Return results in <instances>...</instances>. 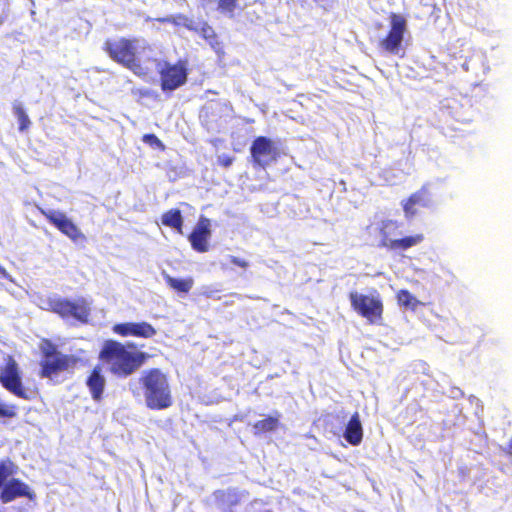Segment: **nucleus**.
Masks as SVG:
<instances>
[{"instance_id": "1", "label": "nucleus", "mask_w": 512, "mask_h": 512, "mask_svg": "<svg viewBox=\"0 0 512 512\" xmlns=\"http://www.w3.org/2000/svg\"><path fill=\"white\" fill-rule=\"evenodd\" d=\"M149 358L148 353L138 350L137 345L131 341L122 343L113 339L105 340L99 352V359L118 378L134 374Z\"/></svg>"}, {"instance_id": "2", "label": "nucleus", "mask_w": 512, "mask_h": 512, "mask_svg": "<svg viewBox=\"0 0 512 512\" xmlns=\"http://www.w3.org/2000/svg\"><path fill=\"white\" fill-rule=\"evenodd\" d=\"M107 56L118 65L130 70L138 77L150 75L151 69L139 57V39L132 37L108 38L102 46Z\"/></svg>"}, {"instance_id": "3", "label": "nucleus", "mask_w": 512, "mask_h": 512, "mask_svg": "<svg viewBox=\"0 0 512 512\" xmlns=\"http://www.w3.org/2000/svg\"><path fill=\"white\" fill-rule=\"evenodd\" d=\"M146 406L164 410L172 406L173 397L168 378L159 368L145 370L139 377Z\"/></svg>"}, {"instance_id": "4", "label": "nucleus", "mask_w": 512, "mask_h": 512, "mask_svg": "<svg viewBox=\"0 0 512 512\" xmlns=\"http://www.w3.org/2000/svg\"><path fill=\"white\" fill-rule=\"evenodd\" d=\"M39 348L41 378L52 379L61 373H71L81 361L75 355L62 353L56 344L46 338L41 340Z\"/></svg>"}, {"instance_id": "5", "label": "nucleus", "mask_w": 512, "mask_h": 512, "mask_svg": "<svg viewBox=\"0 0 512 512\" xmlns=\"http://www.w3.org/2000/svg\"><path fill=\"white\" fill-rule=\"evenodd\" d=\"M147 61L155 64L162 92L171 93L187 83L189 75L187 59H178L174 63L158 58H148Z\"/></svg>"}, {"instance_id": "6", "label": "nucleus", "mask_w": 512, "mask_h": 512, "mask_svg": "<svg viewBox=\"0 0 512 512\" xmlns=\"http://www.w3.org/2000/svg\"><path fill=\"white\" fill-rule=\"evenodd\" d=\"M48 310L62 319H74L79 323L86 324L91 316V302L84 297L75 300L55 297L48 300Z\"/></svg>"}, {"instance_id": "7", "label": "nucleus", "mask_w": 512, "mask_h": 512, "mask_svg": "<svg viewBox=\"0 0 512 512\" xmlns=\"http://www.w3.org/2000/svg\"><path fill=\"white\" fill-rule=\"evenodd\" d=\"M352 309L372 325H379L383 321L384 305L377 291L366 295L356 291L349 293Z\"/></svg>"}, {"instance_id": "8", "label": "nucleus", "mask_w": 512, "mask_h": 512, "mask_svg": "<svg viewBox=\"0 0 512 512\" xmlns=\"http://www.w3.org/2000/svg\"><path fill=\"white\" fill-rule=\"evenodd\" d=\"M0 384L20 399H32V393L23 385L18 363L12 356H8L5 364L0 368Z\"/></svg>"}, {"instance_id": "9", "label": "nucleus", "mask_w": 512, "mask_h": 512, "mask_svg": "<svg viewBox=\"0 0 512 512\" xmlns=\"http://www.w3.org/2000/svg\"><path fill=\"white\" fill-rule=\"evenodd\" d=\"M390 29L387 34L380 39L379 46L385 52L397 54L402 46L404 35L407 29L406 19L397 13H390Z\"/></svg>"}, {"instance_id": "10", "label": "nucleus", "mask_w": 512, "mask_h": 512, "mask_svg": "<svg viewBox=\"0 0 512 512\" xmlns=\"http://www.w3.org/2000/svg\"><path fill=\"white\" fill-rule=\"evenodd\" d=\"M250 153L253 166L263 169L279 156L273 141L266 136H258L253 140Z\"/></svg>"}, {"instance_id": "11", "label": "nucleus", "mask_w": 512, "mask_h": 512, "mask_svg": "<svg viewBox=\"0 0 512 512\" xmlns=\"http://www.w3.org/2000/svg\"><path fill=\"white\" fill-rule=\"evenodd\" d=\"M41 214L47 221L56 227L62 234L66 235L73 241L84 239V234L80 231L77 225L69 219L64 213L53 210H41Z\"/></svg>"}, {"instance_id": "12", "label": "nucleus", "mask_w": 512, "mask_h": 512, "mask_svg": "<svg viewBox=\"0 0 512 512\" xmlns=\"http://www.w3.org/2000/svg\"><path fill=\"white\" fill-rule=\"evenodd\" d=\"M211 237V221L205 216H200L196 226L188 235V240L193 250L198 253H205L209 250Z\"/></svg>"}, {"instance_id": "13", "label": "nucleus", "mask_w": 512, "mask_h": 512, "mask_svg": "<svg viewBox=\"0 0 512 512\" xmlns=\"http://www.w3.org/2000/svg\"><path fill=\"white\" fill-rule=\"evenodd\" d=\"M112 331L121 337L153 338L157 330L148 322H124L112 326Z\"/></svg>"}, {"instance_id": "14", "label": "nucleus", "mask_w": 512, "mask_h": 512, "mask_svg": "<svg viewBox=\"0 0 512 512\" xmlns=\"http://www.w3.org/2000/svg\"><path fill=\"white\" fill-rule=\"evenodd\" d=\"M21 496L28 497L30 500L34 499V494L23 482H0V500L3 503H8Z\"/></svg>"}, {"instance_id": "15", "label": "nucleus", "mask_w": 512, "mask_h": 512, "mask_svg": "<svg viewBox=\"0 0 512 512\" xmlns=\"http://www.w3.org/2000/svg\"><path fill=\"white\" fill-rule=\"evenodd\" d=\"M106 380L102 374L100 365H96L86 379V386L88 387L91 397L94 401H101L105 390Z\"/></svg>"}, {"instance_id": "16", "label": "nucleus", "mask_w": 512, "mask_h": 512, "mask_svg": "<svg viewBox=\"0 0 512 512\" xmlns=\"http://www.w3.org/2000/svg\"><path fill=\"white\" fill-rule=\"evenodd\" d=\"M344 438L352 446H358L362 442L363 428L358 412L350 417L344 430Z\"/></svg>"}, {"instance_id": "17", "label": "nucleus", "mask_w": 512, "mask_h": 512, "mask_svg": "<svg viewBox=\"0 0 512 512\" xmlns=\"http://www.w3.org/2000/svg\"><path fill=\"white\" fill-rule=\"evenodd\" d=\"M429 198H428V189L426 187H421L418 191L411 194L402 204L403 211L407 217H412L416 214L415 207L417 205L428 206Z\"/></svg>"}, {"instance_id": "18", "label": "nucleus", "mask_w": 512, "mask_h": 512, "mask_svg": "<svg viewBox=\"0 0 512 512\" xmlns=\"http://www.w3.org/2000/svg\"><path fill=\"white\" fill-rule=\"evenodd\" d=\"M280 417V413L275 412L274 415H269L256 421L252 426L254 434L263 435L277 430L280 425Z\"/></svg>"}, {"instance_id": "19", "label": "nucleus", "mask_w": 512, "mask_h": 512, "mask_svg": "<svg viewBox=\"0 0 512 512\" xmlns=\"http://www.w3.org/2000/svg\"><path fill=\"white\" fill-rule=\"evenodd\" d=\"M190 30L197 32L207 43L216 51L221 52L223 49L222 42L219 41L215 30L206 22L200 28L188 27Z\"/></svg>"}, {"instance_id": "20", "label": "nucleus", "mask_w": 512, "mask_h": 512, "mask_svg": "<svg viewBox=\"0 0 512 512\" xmlns=\"http://www.w3.org/2000/svg\"><path fill=\"white\" fill-rule=\"evenodd\" d=\"M161 222L164 226L183 233V217L179 209H170L161 216Z\"/></svg>"}, {"instance_id": "21", "label": "nucleus", "mask_w": 512, "mask_h": 512, "mask_svg": "<svg viewBox=\"0 0 512 512\" xmlns=\"http://www.w3.org/2000/svg\"><path fill=\"white\" fill-rule=\"evenodd\" d=\"M424 241V235L422 233L405 236L400 239H395L390 244V250L393 251H405L411 247L417 246Z\"/></svg>"}, {"instance_id": "22", "label": "nucleus", "mask_w": 512, "mask_h": 512, "mask_svg": "<svg viewBox=\"0 0 512 512\" xmlns=\"http://www.w3.org/2000/svg\"><path fill=\"white\" fill-rule=\"evenodd\" d=\"M397 222L393 220H384L379 226V234L381 236L380 247H385L390 250V244L395 240L391 239L390 236L392 231L397 229Z\"/></svg>"}, {"instance_id": "23", "label": "nucleus", "mask_w": 512, "mask_h": 512, "mask_svg": "<svg viewBox=\"0 0 512 512\" xmlns=\"http://www.w3.org/2000/svg\"><path fill=\"white\" fill-rule=\"evenodd\" d=\"M397 303L405 308L415 311L419 306H423L424 303L419 301L410 291L407 289H401L396 294Z\"/></svg>"}, {"instance_id": "24", "label": "nucleus", "mask_w": 512, "mask_h": 512, "mask_svg": "<svg viewBox=\"0 0 512 512\" xmlns=\"http://www.w3.org/2000/svg\"><path fill=\"white\" fill-rule=\"evenodd\" d=\"M166 284L173 290L181 293H188L193 286V279H177L168 274H164Z\"/></svg>"}, {"instance_id": "25", "label": "nucleus", "mask_w": 512, "mask_h": 512, "mask_svg": "<svg viewBox=\"0 0 512 512\" xmlns=\"http://www.w3.org/2000/svg\"><path fill=\"white\" fill-rule=\"evenodd\" d=\"M13 113L18 120V129L20 132H25L29 129L31 121L20 102L15 101L12 105Z\"/></svg>"}, {"instance_id": "26", "label": "nucleus", "mask_w": 512, "mask_h": 512, "mask_svg": "<svg viewBox=\"0 0 512 512\" xmlns=\"http://www.w3.org/2000/svg\"><path fill=\"white\" fill-rule=\"evenodd\" d=\"M18 467L9 458L0 460V480H7L16 474Z\"/></svg>"}, {"instance_id": "27", "label": "nucleus", "mask_w": 512, "mask_h": 512, "mask_svg": "<svg viewBox=\"0 0 512 512\" xmlns=\"http://www.w3.org/2000/svg\"><path fill=\"white\" fill-rule=\"evenodd\" d=\"M238 2L239 0H218L217 7L220 12L233 15L238 7Z\"/></svg>"}, {"instance_id": "28", "label": "nucleus", "mask_w": 512, "mask_h": 512, "mask_svg": "<svg viewBox=\"0 0 512 512\" xmlns=\"http://www.w3.org/2000/svg\"><path fill=\"white\" fill-rule=\"evenodd\" d=\"M142 140L152 147H156L162 150L164 149L162 141L155 134H145L143 135Z\"/></svg>"}, {"instance_id": "29", "label": "nucleus", "mask_w": 512, "mask_h": 512, "mask_svg": "<svg viewBox=\"0 0 512 512\" xmlns=\"http://www.w3.org/2000/svg\"><path fill=\"white\" fill-rule=\"evenodd\" d=\"M9 14V0H0V27L5 23Z\"/></svg>"}, {"instance_id": "30", "label": "nucleus", "mask_w": 512, "mask_h": 512, "mask_svg": "<svg viewBox=\"0 0 512 512\" xmlns=\"http://www.w3.org/2000/svg\"><path fill=\"white\" fill-rule=\"evenodd\" d=\"M229 261L231 264L243 269H246L249 266V263L246 260L238 258L236 256H230Z\"/></svg>"}, {"instance_id": "31", "label": "nucleus", "mask_w": 512, "mask_h": 512, "mask_svg": "<svg viewBox=\"0 0 512 512\" xmlns=\"http://www.w3.org/2000/svg\"><path fill=\"white\" fill-rule=\"evenodd\" d=\"M234 158L229 155H224L218 158V164L224 168H228L232 165Z\"/></svg>"}, {"instance_id": "32", "label": "nucleus", "mask_w": 512, "mask_h": 512, "mask_svg": "<svg viewBox=\"0 0 512 512\" xmlns=\"http://www.w3.org/2000/svg\"><path fill=\"white\" fill-rule=\"evenodd\" d=\"M181 18H182L181 16H179V17L168 16V17L157 18L156 20L159 23H171L174 25H178L179 24L178 19H181Z\"/></svg>"}]
</instances>
